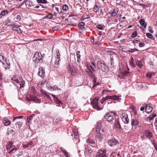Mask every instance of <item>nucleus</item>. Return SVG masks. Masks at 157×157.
<instances>
[{
    "instance_id": "nucleus-1",
    "label": "nucleus",
    "mask_w": 157,
    "mask_h": 157,
    "mask_svg": "<svg viewBox=\"0 0 157 157\" xmlns=\"http://www.w3.org/2000/svg\"><path fill=\"white\" fill-rule=\"evenodd\" d=\"M118 113L123 122L125 124H128L129 121L128 118V114L129 113V112L121 110L118 111Z\"/></svg>"
},
{
    "instance_id": "nucleus-2",
    "label": "nucleus",
    "mask_w": 157,
    "mask_h": 157,
    "mask_svg": "<svg viewBox=\"0 0 157 157\" xmlns=\"http://www.w3.org/2000/svg\"><path fill=\"white\" fill-rule=\"evenodd\" d=\"M33 60L36 63H41L42 62L43 60L42 55L41 53H40L39 52H36L33 57Z\"/></svg>"
},
{
    "instance_id": "nucleus-3",
    "label": "nucleus",
    "mask_w": 157,
    "mask_h": 157,
    "mask_svg": "<svg viewBox=\"0 0 157 157\" xmlns=\"http://www.w3.org/2000/svg\"><path fill=\"white\" fill-rule=\"evenodd\" d=\"M97 68L100 69L103 72L105 71L107 69V67L103 61H98L97 64Z\"/></svg>"
},
{
    "instance_id": "nucleus-4",
    "label": "nucleus",
    "mask_w": 157,
    "mask_h": 157,
    "mask_svg": "<svg viewBox=\"0 0 157 157\" xmlns=\"http://www.w3.org/2000/svg\"><path fill=\"white\" fill-rule=\"evenodd\" d=\"M116 113H108L104 116V117L107 121H111L114 119L113 115H116Z\"/></svg>"
},
{
    "instance_id": "nucleus-5",
    "label": "nucleus",
    "mask_w": 157,
    "mask_h": 157,
    "mask_svg": "<svg viewBox=\"0 0 157 157\" xmlns=\"http://www.w3.org/2000/svg\"><path fill=\"white\" fill-rule=\"evenodd\" d=\"M108 144L110 146L113 147L114 146L119 144V142L117 140L113 138L109 140L108 142Z\"/></svg>"
},
{
    "instance_id": "nucleus-6",
    "label": "nucleus",
    "mask_w": 157,
    "mask_h": 157,
    "mask_svg": "<svg viewBox=\"0 0 157 157\" xmlns=\"http://www.w3.org/2000/svg\"><path fill=\"white\" fill-rule=\"evenodd\" d=\"M95 157H107L106 151L104 150H99Z\"/></svg>"
},
{
    "instance_id": "nucleus-7",
    "label": "nucleus",
    "mask_w": 157,
    "mask_h": 157,
    "mask_svg": "<svg viewBox=\"0 0 157 157\" xmlns=\"http://www.w3.org/2000/svg\"><path fill=\"white\" fill-rule=\"evenodd\" d=\"M96 130L95 131L96 136L97 139L100 141L102 140L103 138V131H99V130Z\"/></svg>"
},
{
    "instance_id": "nucleus-8",
    "label": "nucleus",
    "mask_w": 157,
    "mask_h": 157,
    "mask_svg": "<svg viewBox=\"0 0 157 157\" xmlns=\"http://www.w3.org/2000/svg\"><path fill=\"white\" fill-rule=\"evenodd\" d=\"M92 152V150L89 147H85L84 153L86 156L89 157L91 155Z\"/></svg>"
},
{
    "instance_id": "nucleus-9",
    "label": "nucleus",
    "mask_w": 157,
    "mask_h": 157,
    "mask_svg": "<svg viewBox=\"0 0 157 157\" xmlns=\"http://www.w3.org/2000/svg\"><path fill=\"white\" fill-rule=\"evenodd\" d=\"M98 99L96 98H94L92 101L91 102L93 107L96 109H99V107L98 105Z\"/></svg>"
},
{
    "instance_id": "nucleus-10",
    "label": "nucleus",
    "mask_w": 157,
    "mask_h": 157,
    "mask_svg": "<svg viewBox=\"0 0 157 157\" xmlns=\"http://www.w3.org/2000/svg\"><path fill=\"white\" fill-rule=\"evenodd\" d=\"M37 75L38 76H40L42 78L45 77V72L43 68H39Z\"/></svg>"
},
{
    "instance_id": "nucleus-11",
    "label": "nucleus",
    "mask_w": 157,
    "mask_h": 157,
    "mask_svg": "<svg viewBox=\"0 0 157 157\" xmlns=\"http://www.w3.org/2000/svg\"><path fill=\"white\" fill-rule=\"evenodd\" d=\"M96 67V64L93 62L91 63V64H88L87 66V69L90 70V72H91L92 70L93 71H94V67Z\"/></svg>"
},
{
    "instance_id": "nucleus-12",
    "label": "nucleus",
    "mask_w": 157,
    "mask_h": 157,
    "mask_svg": "<svg viewBox=\"0 0 157 157\" xmlns=\"http://www.w3.org/2000/svg\"><path fill=\"white\" fill-rule=\"evenodd\" d=\"M146 112L148 113H150L152 110V107L151 104H148L145 107Z\"/></svg>"
},
{
    "instance_id": "nucleus-13",
    "label": "nucleus",
    "mask_w": 157,
    "mask_h": 157,
    "mask_svg": "<svg viewBox=\"0 0 157 157\" xmlns=\"http://www.w3.org/2000/svg\"><path fill=\"white\" fill-rule=\"evenodd\" d=\"M17 83L20 86V88L21 89L22 88H23L25 86V82L23 80L22 78H20L19 80V82Z\"/></svg>"
},
{
    "instance_id": "nucleus-14",
    "label": "nucleus",
    "mask_w": 157,
    "mask_h": 157,
    "mask_svg": "<svg viewBox=\"0 0 157 157\" xmlns=\"http://www.w3.org/2000/svg\"><path fill=\"white\" fill-rule=\"evenodd\" d=\"M6 62L4 63L3 62H2V63L3 65V67H4L5 70H8L10 68V63L9 62H7L5 59Z\"/></svg>"
},
{
    "instance_id": "nucleus-15",
    "label": "nucleus",
    "mask_w": 157,
    "mask_h": 157,
    "mask_svg": "<svg viewBox=\"0 0 157 157\" xmlns=\"http://www.w3.org/2000/svg\"><path fill=\"white\" fill-rule=\"evenodd\" d=\"M2 123L5 126H7L11 124V122L8 119L4 118L2 121Z\"/></svg>"
},
{
    "instance_id": "nucleus-16",
    "label": "nucleus",
    "mask_w": 157,
    "mask_h": 157,
    "mask_svg": "<svg viewBox=\"0 0 157 157\" xmlns=\"http://www.w3.org/2000/svg\"><path fill=\"white\" fill-rule=\"evenodd\" d=\"M115 126L118 129H121V128L119 121L118 120H116L114 123Z\"/></svg>"
},
{
    "instance_id": "nucleus-17",
    "label": "nucleus",
    "mask_w": 157,
    "mask_h": 157,
    "mask_svg": "<svg viewBox=\"0 0 157 157\" xmlns=\"http://www.w3.org/2000/svg\"><path fill=\"white\" fill-rule=\"evenodd\" d=\"M131 124L132 126H138L139 125V121L136 119H132L131 120Z\"/></svg>"
},
{
    "instance_id": "nucleus-18",
    "label": "nucleus",
    "mask_w": 157,
    "mask_h": 157,
    "mask_svg": "<svg viewBox=\"0 0 157 157\" xmlns=\"http://www.w3.org/2000/svg\"><path fill=\"white\" fill-rule=\"evenodd\" d=\"M85 23L83 22L79 23L78 25V27L79 28L82 30L84 29Z\"/></svg>"
},
{
    "instance_id": "nucleus-19",
    "label": "nucleus",
    "mask_w": 157,
    "mask_h": 157,
    "mask_svg": "<svg viewBox=\"0 0 157 157\" xmlns=\"http://www.w3.org/2000/svg\"><path fill=\"white\" fill-rule=\"evenodd\" d=\"M145 134L146 137L149 139L153 137V134L152 133L150 132L146 131Z\"/></svg>"
},
{
    "instance_id": "nucleus-20",
    "label": "nucleus",
    "mask_w": 157,
    "mask_h": 157,
    "mask_svg": "<svg viewBox=\"0 0 157 157\" xmlns=\"http://www.w3.org/2000/svg\"><path fill=\"white\" fill-rule=\"evenodd\" d=\"M87 143L88 144H91L92 145L94 144L95 142L94 140L90 138H88L86 141Z\"/></svg>"
},
{
    "instance_id": "nucleus-21",
    "label": "nucleus",
    "mask_w": 157,
    "mask_h": 157,
    "mask_svg": "<svg viewBox=\"0 0 157 157\" xmlns=\"http://www.w3.org/2000/svg\"><path fill=\"white\" fill-rule=\"evenodd\" d=\"M80 52L78 51L76 52V54L77 57V61L78 63H79L81 61V59L80 58L81 55L80 54Z\"/></svg>"
},
{
    "instance_id": "nucleus-22",
    "label": "nucleus",
    "mask_w": 157,
    "mask_h": 157,
    "mask_svg": "<svg viewBox=\"0 0 157 157\" xmlns=\"http://www.w3.org/2000/svg\"><path fill=\"white\" fill-rule=\"evenodd\" d=\"M12 29L14 30H16L17 31L18 33L20 34L22 33V31L17 26L16 27H13L12 28Z\"/></svg>"
},
{
    "instance_id": "nucleus-23",
    "label": "nucleus",
    "mask_w": 157,
    "mask_h": 157,
    "mask_svg": "<svg viewBox=\"0 0 157 157\" xmlns=\"http://www.w3.org/2000/svg\"><path fill=\"white\" fill-rule=\"evenodd\" d=\"M59 58H55V67H58L59 64Z\"/></svg>"
},
{
    "instance_id": "nucleus-24",
    "label": "nucleus",
    "mask_w": 157,
    "mask_h": 157,
    "mask_svg": "<svg viewBox=\"0 0 157 157\" xmlns=\"http://www.w3.org/2000/svg\"><path fill=\"white\" fill-rule=\"evenodd\" d=\"M110 157H121L119 154L116 152H113L110 155Z\"/></svg>"
},
{
    "instance_id": "nucleus-25",
    "label": "nucleus",
    "mask_w": 157,
    "mask_h": 157,
    "mask_svg": "<svg viewBox=\"0 0 157 157\" xmlns=\"http://www.w3.org/2000/svg\"><path fill=\"white\" fill-rule=\"evenodd\" d=\"M140 23L141 25L144 26V28H146L147 24L146 23H145L144 20V19H141L140 21Z\"/></svg>"
},
{
    "instance_id": "nucleus-26",
    "label": "nucleus",
    "mask_w": 157,
    "mask_h": 157,
    "mask_svg": "<svg viewBox=\"0 0 157 157\" xmlns=\"http://www.w3.org/2000/svg\"><path fill=\"white\" fill-rule=\"evenodd\" d=\"M129 63L130 66H131L132 68H134L135 67L136 65L134 64V59L133 57L131 58L130 61L129 62Z\"/></svg>"
},
{
    "instance_id": "nucleus-27",
    "label": "nucleus",
    "mask_w": 157,
    "mask_h": 157,
    "mask_svg": "<svg viewBox=\"0 0 157 157\" xmlns=\"http://www.w3.org/2000/svg\"><path fill=\"white\" fill-rule=\"evenodd\" d=\"M136 64L140 68H142L143 65L141 60H137L136 62Z\"/></svg>"
},
{
    "instance_id": "nucleus-28",
    "label": "nucleus",
    "mask_w": 157,
    "mask_h": 157,
    "mask_svg": "<svg viewBox=\"0 0 157 157\" xmlns=\"http://www.w3.org/2000/svg\"><path fill=\"white\" fill-rule=\"evenodd\" d=\"M118 12V9L117 8L114 9L111 14V16L113 17L115 16L117 14Z\"/></svg>"
},
{
    "instance_id": "nucleus-29",
    "label": "nucleus",
    "mask_w": 157,
    "mask_h": 157,
    "mask_svg": "<svg viewBox=\"0 0 157 157\" xmlns=\"http://www.w3.org/2000/svg\"><path fill=\"white\" fill-rule=\"evenodd\" d=\"M112 100H117L118 101L120 100V97L119 96L116 95H114L113 96H112Z\"/></svg>"
},
{
    "instance_id": "nucleus-30",
    "label": "nucleus",
    "mask_w": 157,
    "mask_h": 157,
    "mask_svg": "<svg viewBox=\"0 0 157 157\" xmlns=\"http://www.w3.org/2000/svg\"><path fill=\"white\" fill-rule=\"evenodd\" d=\"M101 125L100 123H98L96 127V128L95 129V131H96V130H97V131H98L97 129L99 130V131H103V130H101Z\"/></svg>"
},
{
    "instance_id": "nucleus-31",
    "label": "nucleus",
    "mask_w": 157,
    "mask_h": 157,
    "mask_svg": "<svg viewBox=\"0 0 157 157\" xmlns=\"http://www.w3.org/2000/svg\"><path fill=\"white\" fill-rule=\"evenodd\" d=\"M8 135L11 134L12 136H13L15 134V132L12 129H10V130H8Z\"/></svg>"
},
{
    "instance_id": "nucleus-32",
    "label": "nucleus",
    "mask_w": 157,
    "mask_h": 157,
    "mask_svg": "<svg viewBox=\"0 0 157 157\" xmlns=\"http://www.w3.org/2000/svg\"><path fill=\"white\" fill-rule=\"evenodd\" d=\"M100 8V7L98 6L95 5L93 8L94 10V11L96 13H97V12H99V9Z\"/></svg>"
},
{
    "instance_id": "nucleus-33",
    "label": "nucleus",
    "mask_w": 157,
    "mask_h": 157,
    "mask_svg": "<svg viewBox=\"0 0 157 157\" xmlns=\"http://www.w3.org/2000/svg\"><path fill=\"white\" fill-rule=\"evenodd\" d=\"M156 116V114L155 113H153L152 115L148 117L149 120L150 121H152L153 119Z\"/></svg>"
},
{
    "instance_id": "nucleus-34",
    "label": "nucleus",
    "mask_w": 157,
    "mask_h": 157,
    "mask_svg": "<svg viewBox=\"0 0 157 157\" xmlns=\"http://www.w3.org/2000/svg\"><path fill=\"white\" fill-rule=\"evenodd\" d=\"M54 101L58 104H60L62 103L61 101L59 100L58 98L57 97H55L54 99Z\"/></svg>"
},
{
    "instance_id": "nucleus-35",
    "label": "nucleus",
    "mask_w": 157,
    "mask_h": 157,
    "mask_svg": "<svg viewBox=\"0 0 157 157\" xmlns=\"http://www.w3.org/2000/svg\"><path fill=\"white\" fill-rule=\"evenodd\" d=\"M32 100H33V101H35L37 103H40V100L38 99L36 97H34V98H32Z\"/></svg>"
},
{
    "instance_id": "nucleus-36",
    "label": "nucleus",
    "mask_w": 157,
    "mask_h": 157,
    "mask_svg": "<svg viewBox=\"0 0 157 157\" xmlns=\"http://www.w3.org/2000/svg\"><path fill=\"white\" fill-rule=\"evenodd\" d=\"M34 116L33 114L30 115L29 116L27 117V121L28 123H29L30 121L32 119L33 117Z\"/></svg>"
},
{
    "instance_id": "nucleus-37",
    "label": "nucleus",
    "mask_w": 157,
    "mask_h": 157,
    "mask_svg": "<svg viewBox=\"0 0 157 157\" xmlns=\"http://www.w3.org/2000/svg\"><path fill=\"white\" fill-rule=\"evenodd\" d=\"M8 12L6 10H3L1 12V14L2 17V16H5V15L8 14Z\"/></svg>"
},
{
    "instance_id": "nucleus-38",
    "label": "nucleus",
    "mask_w": 157,
    "mask_h": 157,
    "mask_svg": "<svg viewBox=\"0 0 157 157\" xmlns=\"http://www.w3.org/2000/svg\"><path fill=\"white\" fill-rule=\"evenodd\" d=\"M11 80H12L13 83L15 85H17L16 83L19 82V79H14L13 78H12Z\"/></svg>"
},
{
    "instance_id": "nucleus-39",
    "label": "nucleus",
    "mask_w": 157,
    "mask_h": 157,
    "mask_svg": "<svg viewBox=\"0 0 157 157\" xmlns=\"http://www.w3.org/2000/svg\"><path fill=\"white\" fill-rule=\"evenodd\" d=\"M38 3L47 4V2L46 0H36Z\"/></svg>"
},
{
    "instance_id": "nucleus-40",
    "label": "nucleus",
    "mask_w": 157,
    "mask_h": 157,
    "mask_svg": "<svg viewBox=\"0 0 157 157\" xmlns=\"http://www.w3.org/2000/svg\"><path fill=\"white\" fill-rule=\"evenodd\" d=\"M68 9V6L67 5L65 4L62 6V9L64 11H66Z\"/></svg>"
},
{
    "instance_id": "nucleus-41",
    "label": "nucleus",
    "mask_w": 157,
    "mask_h": 157,
    "mask_svg": "<svg viewBox=\"0 0 157 157\" xmlns=\"http://www.w3.org/2000/svg\"><path fill=\"white\" fill-rule=\"evenodd\" d=\"M51 88L53 90H60V89L56 85L53 86H51Z\"/></svg>"
},
{
    "instance_id": "nucleus-42",
    "label": "nucleus",
    "mask_w": 157,
    "mask_h": 157,
    "mask_svg": "<svg viewBox=\"0 0 157 157\" xmlns=\"http://www.w3.org/2000/svg\"><path fill=\"white\" fill-rule=\"evenodd\" d=\"M22 123L18 121L17 122L16 124V125H17L18 126V128L19 129H20L21 128V127L22 126Z\"/></svg>"
},
{
    "instance_id": "nucleus-43",
    "label": "nucleus",
    "mask_w": 157,
    "mask_h": 157,
    "mask_svg": "<svg viewBox=\"0 0 157 157\" xmlns=\"http://www.w3.org/2000/svg\"><path fill=\"white\" fill-rule=\"evenodd\" d=\"M112 99V96H108L106 97L105 98H103V101H105L106 100H107L108 99Z\"/></svg>"
},
{
    "instance_id": "nucleus-44",
    "label": "nucleus",
    "mask_w": 157,
    "mask_h": 157,
    "mask_svg": "<svg viewBox=\"0 0 157 157\" xmlns=\"http://www.w3.org/2000/svg\"><path fill=\"white\" fill-rule=\"evenodd\" d=\"M125 74L123 73H120L118 75V77L119 78H123L125 77Z\"/></svg>"
},
{
    "instance_id": "nucleus-45",
    "label": "nucleus",
    "mask_w": 157,
    "mask_h": 157,
    "mask_svg": "<svg viewBox=\"0 0 157 157\" xmlns=\"http://www.w3.org/2000/svg\"><path fill=\"white\" fill-rule=\"evenodd\" d=\"M52 13H49L46 16L45 18L51 19L52 18Z\"/></svg>"
},
{
    "instance_id": "nucleus-46",
    "label": "nucleus",
    "mask_w": 157,
    "mask_h": 157,
    "mask_svg": "<svg viewBox=\"0 0 157 157\" xmlns=\"http://www.w3.org/2000/svg\"><path fill=\"white\" fill-rule=\"evenodd\" d=\"M41 94L44 97H46L48 94L45 92L43 90H41Z\"/></svg>"
},
{
    "instance_id": "nucleus-47",
    "label": "nucleus",
    "mask_w": 157,
    "mask_h": 157,
    "mask_svg": "<svg viewBox=\"0 0 157 157\" xmlns=\"http://www.w3.org/2000/svg\"><path fill=\"white\" fill-rule=\"evenodd\" d=\"M137 35V32L136 31H134L132 34L131 36L132 38H134L136 37Z\"/></svg>"
},
{
    "instance_id": "nucleus-48",
    "label": "nucleus",
    "mask_w": 157,
    "mask_h": 157,
    "mask_svg": "<svg viewBox=\"0 0 157 157\" xmlns=\"http://www.w3.org/2000/svg\"><path fill=\"white\" fill-rule=\"evenodd\" d=\"M146 36L147 37L150 38H152L153 37L152 35L150 33H147Z\"/></svg>"
},
{
    "instance_id": "nucleus-49",
    "label": "nucleus",
    "mask_w": 157,
    "mask_h": 157,
    "mask_svg": "<svg viewBox=\"0 0 157 157\" xmlns=\"http://www.w3.org/2000/svg\"><path fill=\"white\" fill-rule=\"evenodd\" d=\"M93 88H94L95 86H97V84H96V79L95 78H94L93 80Z\"/></svg>"
},
{
    "instance_id": "nucleus-50",
    "label": "nucleus",
    "mask_w": 157,
    "mask_h": 157,
    "mask_svg": "<svg viewBox=\"0 0 157 157\" xmlns=\"http://www.w3.org/2000/svg\"><path fill=\"white\" fill-rule=\"evenodd\" d=\"M23 116H20L17 117H13V121H14L16 119H19V118H21L23 117Z\"/></svg>"
},
{
    "instance_id": "nucleus-51",
    "label": "nucleus",
    "mask_w": 157,
    "mask_h": 157,
    "mask_svg": "<svg viewBox=\"0 0 157 157\" xmlns=\"http://www.w3.org/2000/svg\"><path fill=\"white\" fill-rule=\"evenodd\" d=\"M145 45V44L144 43L140 42L139 46L140 47H144Z\"/></svg>"
},
{
    "instance_id": "nucleus-52",
    "label": "nucleus",
    "mask_w": 157,
    "mask_h": 157,
    "mask_svg": "<svg viewBox=\"0 0 157 157\" xmlns=\"http://www.w3.org/2000/svg\"><path fill=\"white\" fill-rule=\"evenodd\" d=\"M40 9L39 10H44V9L45 8V7H44L43 5L40 4Z\"/></svg>"
},
{
    "instance_id": "nucleus-53",
    "label": "nucleus",
    "mask_w": 157,
    "mask_h": 157,
    "mask_svg": "<svg viewBox=\"0 0 157 157\" xmlns=\"http://www.w3.org/2000/svg\"><path fill=\"white\" fill-rule=\"evenodd\" d=\"M10 21H11V20L10 19H7L5 21V22H6L5 24L6 25H8V24L9 23H10Z\"/></svg>"
},
{
    "instance_id": "nucleus-54",
    "label": "nucleus",
    "mask_w": 157,
    "mask_h": 157,
    "mask_svg": "<svg viewBox=\"0 0 157 157\" xmlns=\"http://www.w3.org/2000/svg\"><path fill=\"white\" fill-rule=\"evenodd\" d=\"M91 41L93 44H97V41H95L94 39H92L91 40Z\"/></svg>"
},
{
    "instance_id": "nucleus-55",
    "label": "nucleus",
    "mask_w": 157,
    "mask_h": 157,
    "mask_svg": "<svg viewBox=\"0 0 157 157\" xmlns=\"http://www.w3.org/2000/svg\"><path fill=\"white\" fill-rule=\"evenodd\" d=\"M97 27L100 30H102V27L101 25H99L97 26Z\"/></svg>"
},
{
    "instance_id": "nucleus-56",
    "label": "nucleus",
    "mask_w": 157,
    "mask_h": 157,
    "mask_svg": "<svg viewBox=\"0 0 157 157\" xmlns=\"http://www.w3.org/2000/svg\"><path fill=\"white\" fill-rule=\"evenodd\" d=\"M152 75V74L151 73H148L146 75V76L148 78H150L151 77Z\"/></svg>"
},
{
    "instance_id": "nucleus-57",
    "label": "nucleus",
    "mask_w": 157,
    "mask_h": 157,
    "mask_svg": "<svg viewBox=\"0 0 157 157\" xmlns=\"http://www.w3.org/2000/svg\"><path fill=\"white\" fill-rule=\"evenodd\" d=\"M90 76L91 78H94V75L93 74V73L92 72V71H91L90 73Z\"/></svg>"
},
{
    "instance_id": "nucleus-58",
    "label": "nucleus",
    "mask_w": 157,
    "mask_h": 157,
    "mask_svg": "<svg viewBox=\"0 0 157 157\" xmlns=\"http://www.w3.org/2000/svg\"><path fill=\"white\" fill-rule=\"evenodd\" d=\"M140 40H133L132 41V43L134 44H137L138 42H140Z\"/></svg>"
},
{
    "instance_id": "nucleus-59",
    "label": "nucleus",
    "mask_w": 157,
    "mask_h": 157,
    "mask_svg": "<svg viewBox=\"0 0 157 157\" xmlns=\"http://www.w3.org/2000/svg\"><path fill=\"white\" fill-rule=\"evenodd\" d=\"M10 26L12 27V28H13V27H16L18 25L16 23H13Z\"/></svg>"
},
{
    "instance_id": "nucleus-60",
    "label": "nucleus",
    "mask_w": 157,
    "mask_h": 157,
    "mask_svg": "<svg viewBox=\"0 0 157 157\" xmlns=\"http://www.w3.org/2000/svg\"><path fill=\"white\" fill-rule=\"evenodd\" d=\"M5 59V57L2 55H0V61L2 62L1 60H4Z\"/></svg>"
},
{
    "instance_id": "nucleus-61",
    "label": "nucleus",
    "mask_w": 157,
    "mask_h": 157,
    "mask_svg": "<svg viewBox=\"0 0 157 157\" xmlns=\"http://www.w3.org/2000/svg\"><path fill=\"white\" fill-rule=\"evenodd\" d=\"M63 153L67 157H68L69 155H68V153L67 152L65 151H63Z\"/></svg>"
},
{
    "instance_id": "nucleus-62",
    "label": "nucleus",
    "mask_w": 157,
    "mask_h": 157,
    "mask_svg": "<svg viewBox=\"0 0 157 157\" xmlns=\"http://www.w3.org/2000/svg\"><path fill=\"white\" fill-rule=\"evenodd\" d=\"M74 132L75 136H77L78 134V132L75 131V130H74V131H73Z\"/></svg>"
},
{
    "instance_id": "nucleus-63",
    "label": "nucleus",
    "mask_w": 157,
    "mask_h": 157,
    "mask_svg": "<svg viewBox=\"0 0 157 157\" xmlns=\"http://www.w3.org/2000/svg\"><path fill=\"white\" fill-rule=\"evenodd\" d=\"M28 145L29 146H31L33 145V141H31L28 143Z\"/></svg>"
},
{
    "instance_id": "nucleus-64",
    "label": "nucleus",
    "mask_w": 157,
    "mask_h": 157,
    "mask_svg": "<svg viewBox=\"0 0 157 157\" xmlns=\"http://www.w3.org/2000/svg\"><path fill=\"white\" fill-rule=\"evenodd\" d=\"M17 19L18 20H19V21H20L21 19V17L20 16V15H17Z\"/></svg>"
}]
</instances>
